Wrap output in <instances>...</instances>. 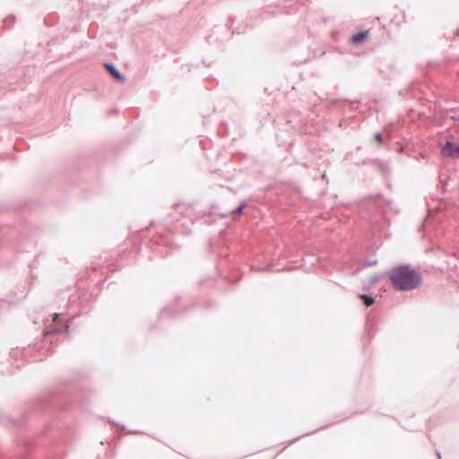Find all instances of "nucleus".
Returning <instances> with one entry per match:
<instances>
[{
    "label": "nucleus",
    "instance_id": "1",
    "mask_svg": "<svg viewBox=\"0 0 459 459\" xmlns=\"http://www.w3.org/2000/svg\"><path fill=\"white\" fill-rule=\"evenodd\" d=\"M388 275L392 285L398 290H413L421 282L420 273L411 265L394 266Z\"/></svg>",
    "mask_w": 459,
    "mask_h": 459
},
{
    "label": "nucleus",
    "instance_id": "2",
    "mask_svg": "<svg viewBox=\"0 0 459 459\" xmlns=\"http://www.w3.org/2000/svg\"><path fill=\"white\" fill-rule=\"evenodd\" d=\"M441 152L447 157H459V143L455 135H450L441 147Z\"/></svg>",
    "mask_w": 459,
    "mask_h": 459
},
{
    "label": "nucleus",
    "instance_id": "3",
    "mask_svg": "<svg viewBox=\"0 0 459 459\" xmlns=\"http://www.w3.org/2000/svg\"><path fill=\"white\" fill-rule=\"evenodd\" d=\"M230 34L231 33L230 32V29L228 27L215 26L212 29V33L205 37V40L208 44H212V39H213V37H216L217 41L222 42L229 39Z\"/></svg>",
    "mask_w": 459,
    "mask_h": 459
},
{
    "label": "nucleus",
    "instance_id": "4",
    "mask_svg": "<svg viewBox=\"0 0 459 459\" xmlns=\"http://www.w3.org/2000/svg\"><path fill=\"white\" fill-rule=\"evenodd\" d=\"M108 74L117 80L118 82L123 83L126 82V77L120 73L117 67L113 63H104L103 64Z\"/></svg>",
    "mask_w": 459,
    "mask_h": 459
},
{
    "label": "nucleus",
    "instance_id": "5",
    "mask_svg": "<svg viewBox=\"0 0 459 459\" xmlns=\"http://www.w3.org/2000/svg\"><path fill=\"white\" fill-rule=\"evenodd\" d=\"M368 38V30H359L351 35L349 39L350 44L351 45H359L367 40Z\"/></svg>",
    "mask_w": 459,
    "mask_h": 459
},
{
    "label": "nucleus",
    "instance_id": "6",
    "mask_svg": "<svg viewBox=\"0 0 459 459\" xmlns=\"http://www.w3.org/2000/svg\"><path fill=\"white\" fill-rule=\"evenodd\" d=\"M15 22H16V16L14 14H13V13L8 14L2 21V28L4 30H10L13 26Z\"/></svg>",
    "mask_w": 459,
    "mask_h": 459
},
{
    "label": "nucleus",
    "instance_id": "7",
    "mask_svg": "<svg viewBox=\"0 0 459 459\" xmlns=\"http://www.w3.org/2000/svg\"><path fill=\"white\" fill-rule=\"evenodd\" d=\"M63 327L67 328V325H62L56 326V327H52L51 325H49L46 328L45 333H46V334H51V333L60 331Z\"/></svg>",
    "mask_w": 459,
    "mask_h": 459
},
{
    "label": "nucleus",
    "instance_id": "8",
    "mask_svg": "<svg viewBox=\"0 0 459 459\" xmlns=\"http://www.w3.org/2000/svg\"><path fill=\"white\" fill-rule=\"evenodd\" d=\"M360 299H363V301H364V303H365V305H366L367 307H369V306L373 305V304H374V302H375V300H374V299H373V298L368 297V296H367V295H361V296H360Z\"/></svg>",
    "mask_w": 459,
    "mask_h": 459
},
{
    "label": "nucleus",
    "instance_id": "9",
    "mask_svg": "<svg viewBox=\"0 0 459 459\" xmlns=\"http://www.w3.org/2000/svg\"><path fill=\"white\" fill-rule=\"evenodd\" d=\"M260 16L262 19H267L272 16V13L270 12L263 11L261 12Z\"/></svg>",
    "mask_w": 459,
    "mask_h": 459
},
{
    "label": "nucleus",
    "instance_id": "10",
    "mask_svg": "<svg viewBox=\"0 0 459 459\" xmlns=\"http://www.w3.org/2000/svg\"><path fill=\"white\" fill-rule=\"evenodd\" d=\"M53 321L55 324H59L61 319H60V315L59 314H55L54 315V318H53Z\"/></svg>",
    "mask_w": 459,
    "mask_h": 459
},
{
    "label": "nucleus",
    "instance_id": "11",
    "mask_svg": "<svg viewBox=\"0 0 459 459\" xmlns=\"http://www.w3.org/2000/svg\"><path fill=\"white\" fill-rule=\"evenodd\" d=\"M244 207H245V205H244V204L240 205L238 208H237V209L233 212V213H235V214H240V213L242 212V210L244 209Z\"/></svg>",
    "mask_w": 459,
    "mask_h": 459
},
{
    "label": "nucleus",
    "instance_id": "12",
    "mask_svg": "<svg viewBox=\"0 0 459 459\" xmlns=\"http://www.w3.org/2000/svg\"><path fill=\"white\" fill-rule=\"evenodd\" d=\"M376 137V140L378 142V143H381L382 142V135L380 134H377L375 135Z\"/></svg>",
    "mask_w": 459,
    "mask_h": 459
},
{
    "label": "nucleus",
    "instance_id": "13",
    "mask_svg": "<svg viewBox=\"0 0 459 459\" xmlns=\"http://www.w3.org/2000/svg\"><path fill=\"white\" fill-rule=\"evenodd\" d=\"M19 74H24V69H23V68H22V69L19 71Z\"/></svg>",
    "mask_w": 459,
    "mask_h": 459
},
{
    "label": "nucleus",
    "instance_id": "14",
    "mask_svg": "<svg viewBox=\"0 0 459 459\" xmlns=\"http://www.w3.org/2000/svg\"><path fill=\"white\" fill-rule=\"evenodd\" d=\"M31 82L23 81L22 83H30Z\"/></svg>",
    "mask_w": 459,
    "mask_h": 459
}]
</instances>
